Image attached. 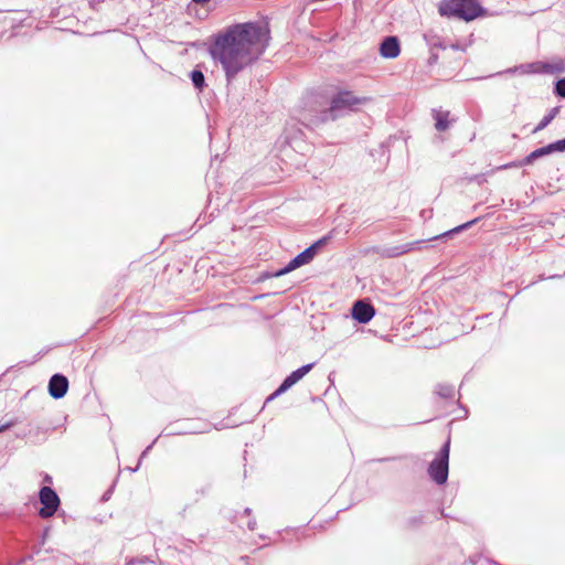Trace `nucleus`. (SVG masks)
Instances as JSON below:
<instances>
[{
    "mask_svg": "<svg viewBox=\"0 0 565 565\" xmlns=\"http://www.w3.org/2000/svg\"><path fill=\"white\" fill-rule=\"evenodd\" d=\"M270 41L266 23L243 22L228 25L211 36L209 53L222 65L226 81L254 64L265 53Z\"/></svg>",
    "mask_w": 565,
    "mask_h": 565,
    "instance_id": "obj_1",
    "label": "nucleus"
},
{
    "mask_svg": "<svg viewBox=\"0 0 565 565\" xmlns=\"http://www.w3.org/2000/svg\"><path fill=\"white\" fill-rule=\"evenodd\" d=\"M369 102V97L356 96L351 90H339L331 97L329 106L324 107L320 103L319 96L310 95L305 99L302 118L309 120L312 125L337 120L360 110Z\"/></svg>",
    "mask_w": 565,
    "mask_h": 565,
    "instance_id": "obj_2",
    "label": "nucleus"
},
{
    "mask_svg": "<svg viewBox=\"0 0 565 565\" xmlns=\"http://www.w3.org/2000/svg\"><path fill=\"white\" fill-rule=\"evenodd\" d=\"M438 12L441 17H455L467 22L487 14L478 0H441Z\"/></svg>",
    "mask_w": 565,
    "mask_h": 565,
    "instance_id": "obj_3",
    "label": "nucleus"
},
{
    "mask_svg": "<svg viewBox=\"0 0 565 565\" xmlns=\"http://www.w3.org/2000/svg\"><path fill=\"white\" fill-rule=\"evenodd\" d=\"M449 452H450V439H448L436 458L429 463L428 476L438 486L445 484L448 479L449 472Z\"/></svg>",
    "mask_w": 565,
    "mask_h": 565,
    "instance_id": "obj_4",
    "label": "nucleus"
},
{
    "mask_svg": "<svg viewBox=\"0 0 565 565\" xmlns=\"http://www.w3.org/2000/svg\"><path fill=\"white\" fill-rule=\"evenodd\" d=\"M39 500L42 504V508L39 510V515L42 519H49L53 516L61 503L57 493L47 486H44L40 489Z\"/></svg>",
    "mask_w": 565,
    "mask_h": 565,
    "instance_id": "obj_5",
    "label": "nucleus"
},
{
    "mask_svg": "<svg viewBox=\"0 0 565 565\" xmlns=\"http://www.w3.org/2000/svg\"><path fill=\"white\" fill-rule=\"evenodd\" d=\"M351 316L358 322L365 324L375 316V309L370 302L358 300L352 306Z\"/></svg>",
    "mask_w": 565,
    "mask_h": 565,
    "instance_id": "obj_6",
    "label": "nucleus"
},
{
    "mask_svg": "<svg viewBox=\"0 0 565 565\" xmlns=\"http://www.w3.org/2000/svg\"><path fill=\"white\" fill-rule=\"evenodd\" d=\"M423 243L424 241H415L402 245L376 248V253L385 258H394L409 253L411 250L417 248Z\"/></svg>",
    "mask_w": 565,
    "mask_h": 565,
    "instance_id": "obj_7",
    "label": "nucleus"
},
{
    "mask_svg": "<svg viewBox=\"0 0 565 565\" xmlns=\"http://www.w3.org/2000/svg\"><path fill=\"white\" fill-rule=\"evenodd\" d=\"M49 394L54 399H60L65 396L68 390V380L65 375L56 373L51 376L49 381Z\"/></svg>",
    "mask_w": 565,
    "mask_h": 565,
    "instance_id": "obj_8",
    "label": "nucleus"
},
{
    "mask_svg": "<svg viewBox=\"0 0 565 565\" xmlns=\"http://www.w3.org/2000/svg\"><path fill=\"white\" fill-rule=\"evenodd\" d=\"M401 53L399 41L396 36H385L380 44V54L385 58H395Z\"/></svg>",
    "mask_w": 565,
    "mask_h": 565,
    "instance_id": "obj_9",
    "label": "nucleus"
},
{
    "mask_svg": "<svg viewBox=\"0 0 565 565\" xmlns=\"http://www.w3.org/2000/svg\"><path fill=\"white\" fill-rule=\"evenodd\" d=\"M313 365L315 363H309L291 372L280 384V391L278 393H285L286 391H288L292 385L299 382L307 373H309Z\"/></svg>",
    "mask_w": 565,
    "mask_h": 565,
    "instance_id": "obj_10",
    "label": "nucleus"
},
{
    "mask_svg": "<svg viewBox=\"0 0 565 565\" xmlns=\"http://www.w3.org/2000/svg\"><path fill=\"white\" fill-rule=\"evenodd\" d=\"M548 154H550V151H548V147L546 145L544 147H541V148H537V149L533 150L527 156H525L520 162H518V163L513 162V163H510V164H505L502 168L530 166L535 160H537L540 158H543L545 156H548Z\"/></svg>",
    "mask_w": 565,
    "mask_h": 565,
    "instance_id": "obj_11",
    "label": "nucleus"
},
{
    "mask_svg": "<svg viewBox=\"0 0 565 565\" xmlns=\"http://www.w3.org/2000/svg\"><path fill=\"white\" fill-rule=\"evenodd\" d=\"M312 250H308V248H306L305 250H302L300 254H298L296 257H294L290 262H289V268H294V269H297L303 265H307L309 263L312 262V259L315 258L311 254Z\"/></svg>",
    "mask_w": 565,
    "mask_h": 565,
    "instance_id": "obj_12",
    "label": "nucleus"
},
{
    "mask_svg": "<svg viewBox=\"0 0 565 565\" xmlns=\"http://www.w3.org/2000/svg\"><path fill=\"white\" fill-rule=\"evenodd\" d=\"M449 111H437L434 110V118L436 120L435 128L438 131H445L449 128Z\"/></svg>",
    "mask_w": 565,
    "mask_h": 565,
    "instance_id": "obj_13",
    "label": "nucleus"
},
{
    "mask_svg": "<svg viewBox=\"0 0 565 565\" xmlns=\"http://www.w3.org/2000/svg\"><path fill=\"white\" fill-rule=\"evenodd\" d=\"M559 113V107H553L550 111L542 118V120L537 124V126L533 129V134H536L543 129H545L552 120Z\"/></svg>",
    "mask_w": 565,
    "mask_h": 565,
    "instance_id": "obj_14",
    "label": "nucleus"
},
{
    "mask_svg": "<svg viewBox=\"0 0 565 565\" xmlns=\"http://www.w3.org/2000/svg\"><path fill=\"white\" fill-rule=\"evenodd\" d=\"M541 68H544L547 71V68H550V65L541 64V63H529V64H522V65L515 67L514 70H509V72L520 71L524 74H529V73H537L541 71Z\"/></svg>",
    "mask_w": 565,
    "mask_h": 565,
    "instance_id": "obj_15",
    "label": "nucleus"
},
{
    "mask_svg": "<svg viewBox=\"0 0 565 565\" xmlns=\"http://www.w3.org/2000/svg\"><path fill=\"white\" fill-rule=\"evenodd\" d=\"M479 220H480V217H476V218H473V220H471V221H469V222H466V223H463V224H461V225H458V226H456V227H454V228H451V230H449V231H447V232L443 233L441 235L435 236L433 239H438V238H444V237H450V236H452V235H454V234H456V233H460V232H462V231H465V230L470 228L473 224H476L477 222H479Z\"/></svg>",
    "mask_w": 565,
    "mask_h": 565,
    "instance_id": "obj_16",
    "label": "nucleus"
},
{
    "mask_svg": "<svg viewBox=\"0 0 565 565\" xmlns=\"http://www.w3.org/2000/svg\"><path fill=\"white\" fill-rule=\"evenodd\" d=\"M190 78H191V82H192L193 86L199 92H203V89L205 88L206 84H205V77H204V74L202 73V71H200L198 68H194L190 73Z\"/></svg>",
    "mask_w": 565,
    "mask_h": 565,
    "instance_id": "obj_17",
    "label": "nucleus"
},
{
    "mask_svg": "<svg viewBox=\"0 0 565 565\" xmlns=\"http://www.w3.org/2000/svg\"><path fill=\"white\" fill-rule=\"evenodd\" d=\"M435 393L441 398H454L455 387L450 384L439 383L435 387Z\"/></svg>",
    "mask_w": 565,
    "mask_h": 565,
    "instance_id": "obj_18",
    "label": "nucleus"
},
{
    "mask_svg": "<svg viewBox=\"0 0 565 565\" xmlns=\"http://www.w3.org/2000/svg\"><path fill=\"white\" fill-rule=\"evenodd\" d=\"M424 40L428 46L431 49L439 47V49H446V46L443 43V40L433 32H427L424 34Z\"/></svg>",
    "mask_w": 565,
    "mask_h": 565,
    "instance_id": "obj_19",
    "label": "nucleus"
},
{
    "mask_svg": "<svg viewBox=\"0 0 565 565\" xmlns=\"http://www.w3.org/2000/svg\"><path fill=\"white\" fill-rule=\"evenodd\" d=\"M331 238V234H328L318 241H316L313 244H311L308 248V250H312L311 254L315 257L321 247H323Z\"/></svg>",
    "mask_w": 565,
    "mask_h": 565,
    "instance_id": "obj_20",
    "label": "nucleus"
},
{
    "mask_svg": "<svg viewBox=\"0 0 565 565\" xmlns=\"http://www.w3.org/2000/svg\"><path fill=\"white\" fill-rule=\"evenodd\" d=\"M554 94L558 97L565 98V77L556 81Z\"/></svg>",
    "mask_w": 565,
    "mask_h": 565,
    "instance_id": "obj_21",
    "label": "nucleus"
},
{
    "mask_svg": "<svg viewBox=\"0 0 565 565\" xmlns=\"http://www.w3.org/2000/svg\"><path fill=\"white\" fill-rule=\"evenodd\" d=\"M424 522V516L422 514L412 516L407 520V525L411 529H416L420 526Z\"/></svg>",
    "mask_w": 565,
    "mask_h": 565,
    "instance_id": "obj_22",
    "label": "nucleus"
},
{
    "mask_svg": "<svg viewBox=\"0 0 565 565\" xmlns=\"http://www.w3.org/2000/svg\"><path fill=\"white\" fill-rule=\"evenodd\" d=\"M156 441H157V438L152 441V444H151V445H149V446H148V447H147V448L141 452V455H140V457H139V460H138L137 466H136L135 468H129V470H130L131 472H136V471L139 469L140 463H141V460H142V459L148 455L149 450L152 448V446L154 445V443H156Z\"/></svg>",
    "mask_w": 565,
    "mask_h": 565,
    "instance_id": "obj_23",
    "label": "nucleus"
},
{
    "mask_svg": "<svg viewBox=\"0 0 565 565\" xmlns=\"http://www.w3.org/2000/svg\"><path fill=\"white\" fill-rule=\"evenodd\" d=\"M292 270H295V269L294 268H289V263H288L285 267L280 268L276 273H274L273 276L274 277H280V276H284V275H287V274L291 273Z\"/></svg>",
    "mask_w": 565,
    "mask_h": 565,
    "instance_id": "obj_24",
    "label": "nucleus"
},
{
    "mask_svg": "<svg viewBox=\"0 0 565 565\" xmlns=\"http://www.w3.org/2000/svg\"><path fill=\"white\" fill-rule=\"evenodd\" d=\"M559 145L561 143L558 140L548 143L547 147H548L550 154H552L554 152H563Z\"/></svg>",
    "mask_w": 565,
    "mask_h": 565,
    "instance_id": "obj_25",
    "label": "nucleus"
},
{
    "mask_svg": "<svg viewBox=\"0 0 565 565\" xmlns=\"http://www.w3.org/2000/svg\"><path fill=\"white\" fill-rule=\"evenodd\" d=\"M17 423H18V420H17V419H14V420L7 422V423H4V424H0V433L6 431V430L10 429V428H11V427H13Z\"/></svg>",
    "mask_w": 565,
    "mask_h": 565,
    "instance_id": "obj_26",
    "label": "nucleus"
},
{
    "mask_svg": "<svg viewBox=\"0 0 565 565\" xmlns=\"http://www.w3.org/2000/svg\"><path fill=\"white\" fill-rule=\"evenodd\" d=\"M280 391V385L278 386V388L271 393L267 398H266V403H269L271 401H274L276 397H278L279 395H281L282 393H278Z\"/></svg>",
    "mask_w": 565,
    "mask_h": 565,
    "instance_id": "obj_27",
    "label": "nucleus"
},
{
    "mask_svg": "<svg viewBox=\"0 0 565 565\" xmlns=\"http://www.w3.org/2000/svg\"><path fill=\"white\" fill-rule=\"evenodd\" d=\"M104 0H89V7L94 10H98V4Z\"/></svg>",
    "mask_w": 565,
    "mask_h": 565,
    "instance_id": "obj_28",
    "label": "nucleus"
},
{
    "mask_svg": "<svg viewBox=\"0 0 565 565\" xmlns=\"http://www.w3.org/2000/svg\"><path fill=\"white\" fill-rule=\"evenodd\" d=\"M247 527H248V530L254 531L256 529V520L255 519L248 520Z\"/></svg>",
    "mask_w": 565,
    "mask_h": 565,
    "instance_id": "obj_29",
    "label": "nucleus"
},
{
    "mask_svg": "<svg viewBox=\"0 0 565 565\" xmlns=\"http://www.w3.org/2000/svg\"><path fill=\"white\" fill-rule=\"evenodd\" d=\"M32 559H33V555L31 554V555H28V556H25V557L21 558V559L18 562V564H15V565H20V564H23V563L29 562V561H32Z\"/></svg>",
    "mask_w": 565,
    "mask_h": 565,
    "instance_id": "obj_30",
    "label": "nucleus"
},
{
    "mask_svg": "<svg viewBox=\"0 0 565 565\" xmlns=\"http://www.w3.org/2000/svg\"><path fill=\"white\" fill-rule=\"evenodd\" d=\"M437 60H438V55L436 53H431L428 62H429V64H434L437 62Z\"/></svg>",
    "mask_w": 565,
    "mask_h": 565,
    "instance_id": "obj_31",
    "label": "nucleus"
},
{
    "mask_svg": "<svg viewBox=\"0 0 565 565\" xmlns=\"http://www.w3.org/2000/svg\"><path fill=\"white\" fill-rule=\"evenodd\" d=\"M145 562L143 559H130L127 562L126 565H135L136 563H142Z\"/></svg>",
    "mask_w": 565,
    "mask_h": 565,
    "instance_id": "obj_32",
    "label": "nucleus"
},
{
    "mask_svg": "<svg viewBox=\"0 0 565 565\" xmlns=\"http://www.w3.org/2000/svg\"><path fill=\"white\" fill-rule=\"evenodd\" d=\"M192 1H193L194 3H196V4H201V6H203V4L207 3L210 0H192Z\"/></svg>",
    "mask_w": 565,
    "mask_h": 565,
    "instance_id": "obj_33",
    "label": "nucleus"
},
{
    "mask_svg": "<svg viewBox=\"0 0 565 565\" xmlns=\"http://www.w3.org/2000/svg\"><path fill=\"white\" fill-rule=\"evenodd\" d=\"M47 532H49V529H46L43 533V536H42V540H41V544L43 545L45 543V540H46V536H47Z\"/></svg>",
    "mask_w": 565,
    "mask_h": 565,
    "instance_id": "obj_34",
    "label": "nucleus"
},
{
    "mask_svg": "<svg viewBox=\"0 0 565 565\" xmlns=\"http://www.w3.org/2000/svg\"><path fill=\"white\" fill-rule=\"evenodd\" d=\"M558 141H559V143H561L559 146H561L562 151H565V138H564V139H561V140H558Z\"/></svg>",
    "mask_w": 565,
    "mask_h": 565,
    "instance_id": "obj_35",
    "label": "nucleus"
},
{
    "mask_svg": "<svg viewBox=\"0 0 565 565\" xmlns=\"http://www.w3.org/2000/svg\"><path fill=\"white\" fill-rule=\"evenodd\" d=\"M451 49H454V50H459V49H460V45H459V44H452V45H451Z\"/></svg>",
    "mask_w": 565,
    "mask_h": 565,
    "instance_id": "obj_36",
    "label": "nucleus"
},
{
    "mask_svg": "<svg viewBox=\"0 0 565 565\" xmlns=\"http://www.w3.org/2000/svg\"><path fill=\"white\" fill-rule=\"evenodd\" d=\"M250 512H252V510H250L249 508H246V509L244 510V513H246V514H250Z\"/></svg>",
    "mask_w": 565,
    "mask_h": 565,
    "instance_id": "obj_37",
    "label": "nucleus"
},
{
    "mask_svg": "<svg viewBox=\"0 0 565 565\" xmlns=\"http://www.w3.org/2000/svg\"><path fill=\"white\" fill-rule=\"evenodd\" d=\"M44 480L47 481V482H51L52 479H51L50 476L46 475Z\"/></svg>",
    "mask_w": 565,
    "mask_h": 565,
    "instance_id": "obj_38",
    "label": "nucleus"
},
{
    "mask_svg": "<svg viewBox=\"0 0 565 565\" xmlns=\"http://www.w3.org/2000/svg\"><path fill=\"white\" fill-rule=\"evenodd\" d=\"M175 433H167L166 435L168 436H171V435H174Z\"/></svg>",
    "mask_w": 565,
    "mask_h": 565,
    "instance_id": "obj_39",
    "label": "nucleus"
}]
</instances>
